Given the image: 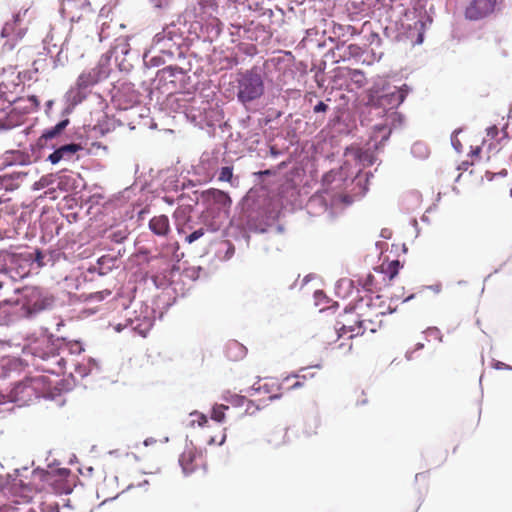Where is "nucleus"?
<instances>
[{"label":"nucleus","instance_id":"5","mask_svg":"<svg viewBox=\"0 0 512 512\" xmlns=\"http://www.w3.org/2000/svg\"><path fill=\"white\" fill-rule=\"evenodd\" d=\"M503 0H470L464 9V17L469 21L486 19L502 10Z\"/></svg>","mask_w":512,"mask_h":512},{"label":"nucleus","instance_id":"45","mask_svg":"<svg viewBox=\"0 0 512 512\" xmlns=\"http://www.w3.org/2000/svg\"><path fill=\"white\" fill-rule=\"evenodd\" d=\"M40 378H34L31 382L34 384V383H37L39 381Z\"/></svg>","mask_w":512,"mask_h":512},{"label":"nucleus","instance_id":"13","mask_svg":"<svg viewBox=\"0 0 512 512\" xmlns=\"http://www.w3.org/2000/svg\"><path fill=\"white\" fill-rule=\"evenodd\" d=\"M70 121L68 118L63 119L58 124H56L54 127H51L49 129H46L42 135L37 139V146L39 148H45L48 147V141L57 138L61 135V133L66 129V127L69 125Z\"/></svg>","mask_w":512,"mask_h":512},{"label":"nucleus","instance_id":"24","mask_svg":"<svg viewBox=\"0 0 512 512\" xmlns=\"http://www.w3.org/2000/svg\"><path fill=\"white\" fill-rule=\"evenodd\" d=\"M401 267V264L399 260H393L387 264V266L384 268V272L388 275L389 280L394 279Z\"/></svg>","mask_w":512,"mask_h":512},{"label":"nucleus","instance_id":"36","mask_svg":"<svg viewBox=\"0 0 512 512\" xmlns=\"http://www.w3.org/2000/svg\"><path fill=\"white\" fill-rule=\"evenodd\" d=\"M177 73L182 74V70L177 67H166L162 70L163 75H168V77H174Z\"/></svg>","mask_w":512,"mask_h":512},{"label":"nucleus","instance_id":"37","mask_svg":"<svg viewBox=\"0 0 512 512\" xmlns=\"http://www.w3.org/2000/svg\"><path fill=\"white\" fill-rule=\"evenodd\" d=\"M298 374L300 375L302 380L306 382L310 381L315 376V374L313 372H310L308 369H303Z\"/></svg>","mask_w":512,"mask_h":512},{"label":"nucleus","instance_id":"32","mask_svg":"<svg viewBox=\"0 0 512 512\" xmlns=\"http://www.w3.org/2000/svg\"><path fill=\"white\" fill-rule=\"evenodd\" d=\"M206 233V229L204 227H201L188 236H186L185 241L189 244L195 242L196 240L200 239L202 236H204Z\"/></svg>","mask_w":512,"mask_h":512},{"label":"nucleus","instance_id":"35","mask_svg":"<svg viewBox=\"0 0 512 512\" xmlns=\"http://www.w3.org/2000/svg\"><path fill=\"white\" fill-rule=\"evenodd\" d=\"M27 100L29 102V105L26 107L27 109L34 111V110H37L39 108L40 101L37 98V96H35V95L29 96Z\"/></svg>","mask_w":512,"mask_h":512},{"label":"nucleus","instance_id":"20","mask_svg":"<svg viewBox=\"0 0 512 512\" xmlns=\"http://www.w3.org/2000/svg\"><path fill=\"white\" fill-rule=\"evenodd\" d=\"M502 133H503V136L499 138L498 136H499V134H500V131H499L498 127H497V126H495V125H494V126L489 127V128L487 129V138H486V139H484V145H485L487 142H489L488 147H489V149H490V148H491V146L493 145V141H494V140H497L498 142H501V141H503V140L508 141V139H507V135H506V132L502 131Z\"/></svg>","mask_w":512,"mask_h":512},{"label":"nucleus","instance_id":"8","mask_svg":"<svg viewBox=\"0 0 512 512\" xmlns=\"http://www.w3.org/2000/svg\"><path fill=\"white\" fill-rule=\"evenodd\" d=\"M69 474L70 470L66 468L52 469L50 471L44 470L43 484L45 491H48L51 488L54 492H61L58 487V482L67 478Z\"/></svg>","mask_w":512,"mask_h":512},{"label":"nucleus","instance_id":"25","mask_svg":"<svg viewBox=\"0 0 512 512\" xmlns=\"http://www.w3.org/2000/svg\"><path fill=\"white\" fill-rule=\"evenodd\" d=\"M82 90L83 89H79L77 86L69 90L68 98L73 105L81 103L85 98V95H83Z\"/></svg>","mask_w":512,"mask_h":512},{"label":"nucleus","instance_id":"7","mask_svg":"<svg viewBox=\"0 0 512 512\" xmlns=\"http://www.w3.org/2000/svg\"><path fill=\"white\" fill-rule=\"evenodd\" d=\"M179 463L183 472L189 475L199 469H206V457L201 450L194 446H187L181 453Z\"/></svg>","mask_w":512,"mask_h":512},{"label":"nucleus","instance_id":"26","mask_svg":"<svg viewBox=\"0 0 512 512\" xmlns=\"http://www.w3.org/2000/svg\"><path fill=\"white\" fill-rule=\"evenodd\" d=\"M260 410V405L256 404L253 400L246 398L244 408L240 412L241 415H254Z\"/></svg>","mask_w":512,"mask_h":512},{"label":"nucleus","instance_id":"12","mask_svg":"<svg viewBox=\"0 0 512 512\" xmlns=\"http://www.w3.org/2000/svg\"><path fill=\"white\" fill-rule=\"evenodd\" d=\"M150 231L158 237H167L171 233L170 221L167 215L152 217L148 223Z\"/></svg>","mask_w":512,"mask_h":512},{"label":"nucleus","instance_id":"38","mask_svg":"<svg viewBox=\"0 0 512 512\" xmlns=\"http://www.w3.org/2000/svg\"><path fill=\"white\" fill-rule=\"evenodd\" d=\"M328 105L325 104L324 102L320 101L317 105L314 106L313 108V111L315 113H320V112H323L325 113L327 110H328Z\"/></svg>","mask_w":512,"mask_h":512},{"label":"nucleus","instance_id":"14","mask_svg":"<svg viewBox=\"0 0 512 512\" xmlns=\"http://www.w3.org/2000/svg\"><path fill=\"white\" fill-rule=\"evenodd\" d=\"M41 368L45 372L60 375L66 371V361L59 354H53L46 359V364L42 365Z\"/></svg>","mask_w":512,"mask_h":512},{"label":"nucleus","instance_id":"28","mask_svg":"<svg viewBox=\"0 0 512 512\" xmlns=\"http://www.w3.org/2000/svg\"><path fill=\"white\" fill-rule=\"evenodd\" d=\"M0 512H35L33 509L29 508L27 505L23 506H13L11 504H3L0 506Z\"/></svg>","mask_w":512,"mask_h":512},{"label":"nucleus","instance_id":"34","mask_svg":"<svg viewBox=\"0 0 512 512\" xmlns=\"http://www.w3.org/2000/svg\"><path fill=\"white\" fill-rule=\"evenodd\" d=\"M191 416L193 417L192 424L197 423L198 426H200V427L204 426L208 422L206 415H204L202 413L194 412L191 414Z\"/></svg>","mask_w":512,"mask_h":512},{"label":"nucleus","instance_id":"16","mask_svg":"<svg viewBox=\"0 0 512 512\" xmlns=\"http://www.w3.org/2000/svg\"><path fill=\"white\" fill-rule=\"evenodd\" d=\"M206 195L210 200L213 201L214 204H217L220 208L226 209L229 208L232 204V200L228 193L222 190L211 188L206 191Z\"/></svg>","mask_w":512,"mask_h":512},{"label":"nucleus","instance_id":"15","mask_svg":"<svg viewBox=\"0 0 512 512\" xmlns=\"http://www.w3.org/2000/svg\"><path fill=\"white\" fill-rule=\"evenodd\" d=\"M355 324H358V328L356 329V333L359 335H363L366 332L375 333L382 324V319H370V318H356L353 319Z\"/></svg>","mask_w":512,"mask_h":512},{"label":"nucleus","instance_id":"23","mask_svg":"<svg viewBox=\"0 0 512 512\" xmlns=\"http://www.w3.org/2000/svg\"><path fill=\"white\" fill-rule=\"evenodd\" d=\"M350 79L351 81L357 85V87L361 88L366 83V77L365 74L358 69H353L350 71Z\"/></svg>","mask_w":512,"mask_h":512},{"label":"nucleus","instance_id":"27","mask_svg":"<svg viewBox=\"0 0 512 512\" xmlns=\"http://www.w3.org/2000/svg\"><path fill=\"white\" fill-rule=\"evenodd\" d=\"M361 285L366 291L372 293L378 290L377 285L375 283V277L370 273L361 281Z\"/></svg>","mask_w":512,"mask_h":512},{"label":"nucleus","instance_id":"4","mask_svg":"<svg viewBox=\"0 0 512 512\" xmlns=\"http://www.w3.org/2000/svg\"><path fill=\"white\" fill-rule=\"evenodd\" d=\"M409 90L408 85L403 84L393 92L380 94L378 87H372L368 91L367 104L384 110L397 108L401 103H403L409 93Z\"/></svg>","mask_w":512,"mask_h":512},{"label":"nucleus","instance_id":"33","mask_svg":"<svg viewBox=\"0 0 512 512\" xmlns=\"http://www.w3.org/2000/svg\"><path fill=\"white\" fill-rule=\"evenodd\" d=\"M109 238L114 243H121L127 238L126 230L114 231L109 235Z\"/></svg>","mask_w":512,"mask_h":512},{"label":"nucleus","instance_id":"17","mask_svg":"<svg viewBox=\"0 0 512 512\" xmlns=\"http://www.w3.org/2000/svg\"><path fill=\"white\" fill-rule=\"evenodd\" d=\"M99 81V73L95 69L82 72L76 81V86L79 89H87Z\"/></svg>","mask_w":512,"mask_h":512},{"label":"nucleus","instance_id":"31","mask_svg":"<svg viewBox=\"0 0 512 512\" xmlns=\"http://www.w3.org/2000/svg\"><path fill=\"white\" fill-rule=\"evenodd\" d=\"M232 177H233V168L229 167V166H225V167L221 168V170L219 172L218 180L222 181V182H231Z\"/></svg>","mask_w":512,"mask_h":512},{"label":"nucleus","instance_id":"1","mask_svg":"<svg viewBox=\"0 0 512 512\" xmlns=\"http://www.w3.org/2000/svg\"><path fill=\"white\" fill-rule=\"evenodd\" d=\"M43 476L44 469H16L6 477H0L1 493L7 497H18L26 505L36 493L45 491Z\"/></svg>","mask_w":512,"mask_h":512},{"label":"nucleus","instance_id":"6","mask_svg":"<svg viewBox=\"0 0 512 512\" xmlns=\"http://www.w3.org/2000/svg\"><path fill=\"white\" fill-rule=\"evenodd\" d=\"M26 12L27 10H24L23 12L19 11L14 14L13 19L7 21L1 30V37L7 39L3 46L9 50H12L16 43L26 34V28L21 26L22 16L25 15Z\"/></svg>","mask_w":512,"mask_h":512},{"label":"nucleus","instance_id":"43","mask_svg":"<svg viewBox=\"0 0 512 512\" xmlns=\"http://www.w3.org/2000/svg\"><path fill=\"white\" fill-rule=\"evenodd\" d=\"M162 39H163V36H162L161 33L156 34L155 37H154V41L156 43H159Z\"/></svg>","mask_w":512,"mask_h":512},{"label":"nucleus","instance_id":"18","mask_svg":"<svg viewBox=\"0 0 512 512\" xmlns=\"http://www.w3.org/2000/svg\"><path fill=\"white\" fill-rule=\"evenodd\" d=\"M283 385L285 390H296L303 388L307 385V382L302 380L299 374L289 375L283 379Z\"/></svg>","mask_w":512,"mask_h":512},{"label":"nucleus","instance_id":"3","mask_svg":"<svg viewBox=\"0 0 512 512\" xmlns=\"http://www.w3.org/2000/svg\"><path fill=\"white\" fill-rule=\"evenodd\" d=\"M2 262L1 271L8 274L12 279H22L29 275L33 263L31 253H3L0 256Z\"/></svg>","mask_w":512,"mask_h":512},{"label":"nucleus","instance_id":"29","mask_svg":"<svg viewBox=\"0 0 512 512\" xmlns=\"http://www.w3.org/2000/svg\"><path fill=\"white\" fill-rule=\"evenodd\" d=\"M227 402L234 408H239L243 410L244 403L246 402V397L241 395H231L229 398H227Z\"/></svg>","mask_w":512,"mask_h":512},{"label":"nucleus","instance_id":"9","mask_svg":"<svg viewBox=\"0 0 512 512\" xmlns=\"http://www.w3.org/2000/svg\"><path fill=\"white\" fill-rule=\"evenodd\" d=\"M357 315L353 312H345L344 318L342 321L338 322V327L335 328L338 338L347 335L348 339H352L356 336H360L356 333V329L358 328V324H355L353 319H356Z\"/></svg>","mask_w":512,"mask_h":512},{"label":"nucleus","instance_id":"40","mask_svg":"<svg viewBox=\"0 0 512 512\" xmlns=\"http://www.w3.org/2000/svg\"><path fill=\"white\" fill-rule=\"evenodd\" d=\"M42 259H43V254L41 251L37 250L35 252V256L33 255V261H37L39 266H42L43 263H42Z\"/></svg>","mask_w":512,"mask_h":512},{"label":"nucleus","instance_id":"11","mask_svg":"<svg viewBox=\"0 0 512 512\" xmlns=\"http://www.w3.org/2000/svg\"><path fill=\"white\" fill-rule=\"evenodd\" d=\"M82 149L80 144L70 143L56 149L48 156V160L52 164H57L61 160H71L73 156Z\"/></svg>","mask_w":512,"mask_h":512},{"label":"nucleus","instance_id":"30","mask_svg":"<svg viewBox=\"0 0 512 512\" xmlns=\"http://www.w3.org/2000/svg\"><path fill=\"white\" fill-rule=\"evenodd\" d=\"M112 294L111 290L109 289H104V290H101V291H97V292H94V293H90L87 297H86V300H90V301H102L104 300L106 297L110 296Z\"/></svg>","mask_w":512,"mask_h":512},{"label":"nucleus","instance_id":"2","mask_svg":"<svg viewBox=\"0 0 512 512\" xmlns=\"http://www.w3.org/2000/svg\"><path fill=\"white\" fill-rule=\"evenodd\" d=\"M264 93V81L258 68L253 67L241 72L237 77V98L243 103H250Z\"/></svg>","mask_w":512,"mask_h":512},{"label":"nucleus","instance_id":"42","mask_svg":"<svg viewBox=\"0 0 512 512\" xmlns=\"http://www.w3.org/2000/svg\"><path fill=\"white\" fill-rule=\"evenodd\" d=\"M42 308H43L42 305L35 302L33 307L30 309V312H37V311H40Z\"/></svg>","mask_w":512,"mask_h":512},{"label":"nucleus","instance_id":"39","mask_svg":"<svg viewBox=\"0 0 512 512\" xmlns=\"http://www.w3.org/2000/svg\"><path fill=\"white\" fill-rule=\"evenodd\" d=\"M349 55L357 56L360 53V47L357 44H350L348 46Z\"/></svg>","mask_w":512,"mask_h":512},{"label":"nucleus","instance_id":"19","mask_svg":"<svg viewBox=\"0 0 512 512\" xmlns=\"http://www.w3.org/2000/svg\"><path fill=\"white\" fill-rule=\"evenodd\" d=\"M227 357L232 360H237L245 355V347L237 341H232L227 345Z\"/></svg>","mask_w":512,"mask_h":512},{"label":"nucleus","instance_id":"47","mask_svg":"<svg viewBox=\"0 0 512 512\" xmlns=\"http://www.w3.org/2000/svg\"><path fill=\"white\" fill-rule=\"evenodd\" d=\"M2 288V283L0 282V289Z\"/></svg>","mask_w":512,"mask_h":512},{"label":"nucleus","instance_id":"41","mask_svg":"<svg viewBox=\"0 0 512 512\" xmlns=\"http://www.w3.org/2000/svg\"><path fill=\"white\" fill-rule=\"evenodd\" d=\"M494 367H495L496 369H507V368H509V366H508V365H506L505 363L500 362V361L496 362V363H495V365H494Z\"/></svg>","mask_w":512,"mask_h":512},{"label":"nucleus","instance_id":"22","mask_svg":"<svg viewBox=\"0 0 512 512\" xmlns=\"http://www.w3.org/2000/svg\"><path fill=\"white\" fill-rule=\"evenodd\" d=\"M228 409V405H215L212 409L211 418L217 422H223L225 419V411Z\"/></svg>","mask_w":512,"mask_h":512},{"label":"nucleus","instance_id":"46","mask_svg":"<svg viewBox=\"0 0 512 512\" xmlns=\"http://www.w3.org/2000/svg\"><path fill=\"white\" fill-rule=\"evenodd\" d=\"M13 502H14V503H16V504H18V505L20 504V502H19V501H17V500H14Z\"/></svg>","mask_w":512,"mask_h":512},{"label":"nucleus","instance_id":"44","mask_svg":"<svg viewBox=\"0 0 512 512\" xmlns=\"http://www.w3.org/2000/svg\"><path fill=\"white\" fill-rule=\"evenodd\" d=\"M49 507L51 508V512H60L58 504L56 503L54 505H49Z\"/></svg>","mask_w":512,"mask_h":512},{"label":"nucleus","instance_id":"21","mask_svg":"<svg viewBox=\"0 0 512 512\" xmlns=\"http://www.w3.org/2000/svg\"><path fill=\"white\" fill-rule=\"evenodd\" d=\"M367 309L364 312L357 313V318H370V319H382L385 315L384 311H380L378 307L373 304H366Z\"/></svg>","mask_w":512,"mask_h":512},{"label":"nucleus","instance_id":"10","mask_svg":"<svg viewBox=\"0 0 512 512\" xmlns=\"http://www.w3.org/2000/svg\"><path fill=\"white\" fill-rule=\"evenodd\" d=\"M285 386L275 378H266L262 383H259L257 391L267 394L269 400L278 399L282 396Z\"/></svg>","mask_w":512,"mask_h":512}]
</instances>
